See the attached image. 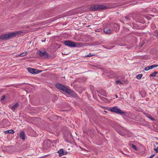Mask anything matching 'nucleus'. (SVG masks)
<instances>
[{
	"label": "nucleus",
	"instance_id": "nucleus-32",
	"mask_svg": "<svg viewBox=\"0 0 158 158\" xmlns=\"http://www.w3.org/2000/svg\"><path fill=\"white\" fill-rule=\"evenodd\" d=\"M115 96L116 98H118V96H117V94H115Z\"/></svg>",
	"mask_w": 158,
	"mask_h": 158
},
{
	"label": "nucleus",
	"instance_id": "nucleus-27",
	"mask_svg": "<svg viewBox=\"0 0 158 158\" xmlns=\"http://www.w3.org/2000/svg\"><path fill=\"white\" fill-rule=\"evenodd\" d=\"M6 96L5 95H3L2 96V98L1 99V101H2L4 100Z\"/></svg>",
	"mask_w": 158,
	"mask_h": 158
},
{
	"label": "nucleus",
	"instance_id": "nucleus-3",
	"mask_svg": "<svg viewBox=\"0 0 158 158\" xmlns=\"http://www.w3.org/2000/svg\"><path fill=\"white\" fill-rule=\"evenodd\" d=\"M107 7L103 5H93L90 6L89 9L92 11H95L99 10H105Z\"/></svg>",
	"mask_w": 158,
	"mask_h": 158
},
{
	"label": "nucleus",
	"instance_id": "nucleus-33",
	"mask_svg": "<svg viewBox=\"0 0 158 158\" xmlns=\"http://www.w3.org/2000/svg\"><path fill=\"white\" fill-rule=\"evenodd\" d=\"M105 112H106V113L107 112L106 111H105Z\"/></svg>",
	"mask_w": 158,
	"mask_h": 158
},
{
	"label": "nucleus",
	"instance_id": "nucleus-16",
	"mask_svg": "<svg viewBox=\"0 0 158 158\" xmlns=\"http://www.w3.org/2000/svg\"><path fill=\"white\" fill-rule=\"evenodd\" d=\"M131 147L135 150H137V148L136 146L133 144H132L131 145Z\"/></svg>",
	"mask_w": 158,
	"mask_h": 158
},
{
	"label": "nucleus",
	"instance_id": "nucleus-4",
	"mask_svg": "<svg viewBox=\"0 0 158 158\" xmlns=\"http://www.w3.org/2000/svg\"><path fill=\"white\" fill-rule=\"evenodd\" d=\"M110 110L111 112L115 113L121 115L125 114H127L126 112L118 108L117 106L113 107L110 109Z\"/></svg>",
	"mask_w": 158,
	"mask_h": 158
},
{
	"label": "nucleus",
	"instance_id": "nucleus-7",
	"mask_svg": "<svg viewBox=\"0 0 158 158\" xmlns=\"http://www.w3.org/2000/svg\"><path fill=\"white\" fill-rule=\"evenodd\" d=\"M19 136L22 140H24L25 139V134L24 131H22L21 132Z\"/></svg>",
	"mask_w": 158,
	"mask_h": 158
},
{
	"label": "nucleus",
	"instance_id": "nucleus-22",
	"mask_svg": "<svg viewBox=\"0 0 158 158\" xmlns=\"http://www.w3.org/2000/svg\"><path fill=\"white\" fill-rule=\"evenodd\" d=\"M102 92L103 94H102V95H103V96H104L105 97L107 96V94L106 93V92L104 90H102Z\"/></svg>",
	"mask_w": 158,
	"mask_h": 158
},
{
	"label": "nucleus",
	"instance_id": "nucleus-31",
	"mask_svg": "<svg viewBox=\"0 0 158 158\" xmlns=\"http://www.w3.org/2000/svg\"><path fill=\"white\" fill-rule=\"evenodd\" d=\"M46 40V39L45 38V40H42V42H44Z\"/></svg>",
	"mask_w": 158,
	"mask_h": 158
},
{
	"label": "nucleus",
	"instance_id": "nucleus-6",
	"mask_svg": "<svg viewBox=\"0 0 158 158\" xmlns=\"http://www.w3.org/2000/svg\"><path fill=\"white\" fill-rule=\"evenodd\" d=\"M38 54L40 57L44 58H48V54L45 51H39Z\"/></svg>",
	"mask_w": 158,
	"mask_h": 158
},
{
	"label": "nucleus",
	"instance_id": "nucleus-24",
	"mask_svg": "<svg viewBox=\"0 0 158 158\" xmlns=\"http://www.w3.org/2000/svg\"><path fill=\"white\" fill-rule=\"evenodd\" d=\"M124 18H125V19L128 20V21H129L130 20V19L128 16H125L124 17Z\"/></svg>",
	"mask_w": 158,
	"mask_h": 158
},
{
	"label": "nucleus",
	"instance_id": "nucleus-10",
	"mask_svg": "<svg viewBox=\"0 0 158 158\" xmlns=\"http://www.w3.org/2000/svg\"><path fill=\"white\" fill-rule=\"evenodd\" d=\"M59 154V156L60 157L64 155V151L63 149H60L57 152Z\"/></svg>",
	"mask_w": 158,
	"mask_h": 158
},
{
	"label": "nucleus",
	"instance_id": "nucleus-13",
	"mask_svg": "<svg viewBox=\"0 0 158 158\" xmlns=\"http://www.w3.org/2000/svg\"><path fill=\"white\" fill-rule=\"evenodd\" d=\"M14 133H15L14 131L12 129L7 130V131H5L4 132V133L5 134H8V133L14 134Z\"/></svg>",
	"mask_w": 158,
	"mask_h": 158
},
{
	"label": "nucleus",
	"instance_id": "nucleus-14",
	"mask_svg": "<svg viewBox=\"0 0 158 158\" xmlns=\"http://www.w3.org/2000/svg\"><path fill=\"white\" fill-rule=\"evenodd\" d=\"M27 54V52H23L22 53H21L20 55L19 56L21 57H23V56H24L26 55Z\"/></svg>",
	"mask_w": 158,
	"mask_h": 158
},
{
	"label": "nucleus",
	"instance_id": "nucleus-26",
	"mask_svg": "<svg viewBox=\"0 0 158 158\" xmlns=\"http://www.w3.org/2000/svg\"><path fill=\"white\" fill-rule=\"evenodd\" d=\"M154 35L157 37L158 36V32L157 31H156L154 32Z\"/></svg>",
	"mask_w": 158,
	"mask_h": 158
},
{
	"label": "nucleus",
	"instance_id": "nucleus-1",
	"mask_svg": "<svg viewBox=\"0 0 158 158\" xmlns=\"http://www.w3.org/2000/svg\"><path fill=\"white\" fill-rule=\"evenodd\" d=\"M22 33L21 31H17L15 32L9 33L8 34H6L2 35L0 36V38L2 40H7L11 38L15 37L17 35H19Z\"/></svg>",
	"mask_w": 158,
	"mask_h": 158
},
{
	"label": "nucleus",
	"instance_id": "nucleus-15",
	"mask_svg": "<svg viewBox=\"0 0 158 158\" xmlns=\"http://www.w3.org/2000/svg\"><path fill=\"white\" fill-rule=\"evenodd\" d=\"M157 73V72L155 71L154 72H153V73H152V74H151L150 75V76L155 77L156 76V75Z\"/></svg>",
	"mask_w": 158,
	"mask_h": 158
},
{
	"label": "nucleus",
	"instance_id": "nucleus-5",
	"mask_svg": "<svg viewBox=\"0 0 158 158\" xmlns=\"http://www.w3.org/2000/svg\"><path fill=\"white\" fill-rule=\"evenodd\" d=\"M64 44L67 46L71 47H75L76 46V45L75 42L69 40L64 41Z\"/></svg>",
	"mask_w": 158,
	"mask_h": 158
},
{
	"label": "nucleus",
	"instance_id": "nucleus-9",
	"mask_svg": "<svg viewBox=\"0 0 158 158\" xmlns=\"http://www.w3.org/2000/svg\"><path fill=\"white\" fill-rule=\"evenodd\" d=\"M27 70L28 71L32 73L35 74V69H32L30 68H28Z\"/></svg>",
	"mask_w": 158,
	"mask_h": 158
},
{
	"label": "nucleus",
	"instance_id": "nucleus-2",
	"mask_svg": "<svg viewBox=\"0 0 158 158\" xmlns=\"http://www.w3.org/2000/svg\"><path fill=\"white\" fill-rule=\"evenodd\" d=\"M55 86L57 88L69 94H72L74 92L73 90L69 89L62 84L57 83L56 84Z\"/></svg>",
	"mask_w": 158,
	"mask_h": 158
},
{
	"label": "nucleus",
	"instance_id": "nucleus-8",
	"mask_svg": "<svg viewBox=\"0 0 158 158\" xmlns=\"http://www.w3.org/2000/svg\"><path fill=\"white\" fill-rule=\"evenodd\" d=\"M104 31L107 34H109L111 32V30L107 27H105L104 28Z\"/></svg>",
	"mask_w": 158,
	"mask_h": 158
},
{
	"label": "nucleus",
	"instance_id": "nucleus-20",
	"mask_svg": "<svg viewBox=\"0 0 158 158\" xmlns=\"http://www.w3.org/2000/svg\"><path fill=\"white\" fill-rule=\"evenodd\" d=\"M95 55L94 54H92L91 53H89V54L85 56V57H91L92 56H94Z\"/></svg>",
	"mask_w": 158,
	"mask_h": 158
},
{
	"label": "nucleus",
	"instance_id": "nucleus-11",
	"mask_svg": "<svg viewBox=\"0 0 158 158\" xmlns=\"http://www.w3.org/2000/svg\"><path fill=\"white\" fill-rule=\"evenodd\" d=\"M19 106V104L18 103H15L12 107L11 108V109L12 110H15L17 107Z\"/></svg>",
	"mask_w": 158,
	"mask_h": 158
},
{
	"label": "nucleus",
	"instance_id": "nucleus-18",
	"mask_svg": "<svg viewBox=\"0 0 158 158\" xmlns=\"http://www.w3.org/2000/svg\"><path fill=\"white\" fill-rule=\"evenodd\" d=\"M143 76L142 74H138L136 76V78L138 79H140Z\"/></svg>",
	"mask_w": 158,
	"mask_h": 158
},
{
	"label": "nucleus",
	"instance_id": "nucleus-19",
	"mask_svg": "<svg viewBox=\"0 0 158 158\" xmlns=\"http://www.w3.org/2000/svg\"><path fill=\"white\" fill-rule=\"evenodd\" d=\"M158 66V65L154 64V65H153L152 66H149V67H150V69H152L153 68H154L155 67H157Z\"/></svg>",
	"mask_w": 158,
	"mask_h": 158
},
{
	"label": "nucleus",
	"instance_id": "nucleus-29",
	"mask_svg": "<svg viewBox=\"0 0 158 158\" xmlns=\"http://www.w3.org/2000/svg\"><path fill=\"white\" fill-rule=\"evenodd\" d=\"M155 155V154H153L149 158H152V157L154 156Z\"/></svg>",
	"mask_w": 158,
	"mask_h": 158
},
{
	"label": "nucleus",
	"instance_id": "nucleus-17",
	"mask_svg": "<svg viewBox=\"0 0 158 158\" xmlns=\"http://www.w3.org/2000/svg\"><path fill=\"white\" fill-rule=\"evenodd\" d=\"M147 117L150 118V119L152 120L153 121H155V119L153 118H152L151 116L149 114H148V115L147 116Z\"/></svg>",
	"mask_w": 158,
	"mask_h": 158
},
{
	"label": "nucleus",
	"instance_id": "nucleus-30",
	"mask_svg": "<svg viewBox=\"0 0 158 158\" xmlns=\"http://www.w3.org/2000/svg\"><path fill=\"white\" fill-rule=\"evenodd\" d=\"M67 152H64V155H65L67 154Z\"/></svg>",
	"mask_w": 158,
	"mask_h": 158
},
{
	"label": "nucleus",
	"instance_id": "nucleus-21",
	"mask_svg": "<svg viewBox=\"0 0 158 158\" xmlns=\"http://www.w3.org/2000/svg\"><path fill=\"white\" fill-rule=\"evenodd\" d=\"M116 83L117 84L123 85V83L119 80H117L116 81Z\"/></svg>",
	"mask_w": 158,
	"mask_h": 158
},
{
	"label": "nucleus",
	"instance_id": "nucleus-28",
	"mask_svg": "<svg viewBox=\"0 0 158 158\" xmlns=\"http://www.w3.org/2000/svg\"><path fill=\"white\" fill-rule=\"evenodd\" d=\"M154 150L156 151V153L158 152V147H157L156 148H154Z\"/></svg>",
	"mask_w": 158,
	"mask_h": 158
},
{
	"label": "nucleus",
	"instance_id": "nucleus-23",
	"mask_svg": "<svg viewBox=\"0 0 158 158\" xmlns=\"http://www.w3.org/2000/svg\"><path fill=\"white\" fill-rule=\"evenodd\" d=\"M42 72V70H39L37 69H35V74H38Z\"/></svg>",
	"mask_w": 158,
	"mask_h": 158
},
{
	"label": "nucleus",
	"instance_id": "nucleus-25",
	"mask_svg": "<svg viewBox=\"0 0 158 158\" xmlns=\"http://www.w3.org/2000/svg\"><path fill=\"white\" fill-rule=\"evenodd\" d=\"M150 69L149 66H147L145 68L144 70L145 71H148Z\"/></svg>",
	"mask_w": 158,
	"mask_h": 158
},
{
	"label": "nucleus",
	"instance_id": "nucleus-12",
	"mask_svg": "<svg viewBox=\"0 0 158 158\" xmlns=\"http://www.w3.org/2000/svg\"><path fill=\"white\" fill-rule=\"evenodd\" d=\"M114 27H116V28L114 29V31L115 32H117L119 29L120 25L117 23L114 24Z\"/></svg>",
	"mask_w": 158,
	"mask_h": 158
}]
</instances>
